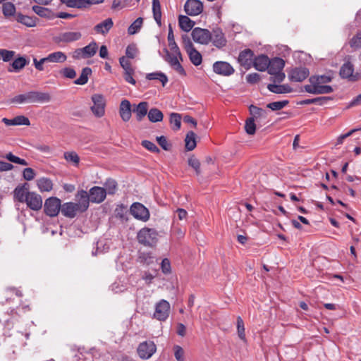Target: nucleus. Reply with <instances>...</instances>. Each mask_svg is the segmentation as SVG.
<instances>
[{"instance_id": "obj_39", "label": "nucleus", "mask_w": 361, "mask_h": 361, "mask_svg": "<svg viewBox=\"0 0 361 361\" xmlns=\"http://www.w3.org/2000/svg\"><path fill=\"white\" fill-rule=\"evenodd\" d=\"M249 111L250 114L252 115V117H254V120L259 118H265L267 116V112L266 110L257 107L253 104L249 106Z\"/></svg>"}, {"instance_id": "obj_48", "label": "nucleus", "mask_w": 361, "mask_h": 361, "mask_svg": "<svg viewBox=\"0 0 361 361\" xmlns=\"http://www.w3.org/2000/svg\"><path fill=\"white\" fill-rule=\"evenodd\" d=\"M63 157L67 161L73 163L75 166H78L80 157L75 152H66L64 153Z\"/></svg>"}, {"instance_id": "obj_59", "label": "nucleus", "mask_w": 361, "mask_h": 361, "mask_svg": "<svg viewBox=\"0 0 361 361\" xmlns=\"http://www.w3.org/2000/svg\"><path fill=\"white\" fill-rule=\"evenodd\" d=\"M138 53V49L135 44H129L126 49V58L134 59Z\"/></svg>"}, {"instance_id": "obj_27", "label": "nucleus", "mask_w": 361, "mask_h": 361, "mask_svg": "<svg viewBox=\"0 0 361 361\" xmlns=\"http://www.w3.org/2000/svg\"><path fill=\"white\" fill-rule=\"evenodd\" d=\"M147 110L148 103L147 102H141L133 109V112L135 114L137 120L141 121L147 114Z\"/></svg>"}, {"instance_id": "obj_47", "label": "nucleus", "mask_w": 361, "mask_h": 361, "mask_svg": "<svg viewBox=\"0 0 361 361\" xmlns=\"http://www.w3.org/2000/svg\"><path fill=\"white\" fill-rule=\"evenodd\" d=\"M2 11L4 15L8 18L10 16H13L16 13V7L14 4L11 2L4 3L2 6Z\"/></svg>"}, {"instance_id": "obj_64", "label": "nucleus", "mask_w": 361, "mask_h": 361, "mask_svg": "<svg viewBox=\"0 0 361 361\" xmlns=\"http://www.w3.org/2000/svg\"><path fill=\"white\" fill-rule=\"evenodd\" d=\"M119 63L121 66L124 70V72L134 71L130 62L125 56H122L119 59Z\"/></svg>"}, {"instance_id": "obj_10", "label": "nucleus", "mask_w": 361, "mask_h": 361, "mask_svg": "<svg viewBox=\"0 0 361 361\" xmlns=\"http://www.w3.org/2000/svg\"><path fill=\"white\" fill-rule=\"evenodd\" d=\"M310 75L309 69L300 66L292 68L288 74V79L291 82H302Z\"/></svg>"}, {"instance_id": "obj_55", "label": "nucleus", "mask_w": 361, "mask_h": 361, "mask_svg": "<svg viewBox=\"0 0 361 361\" xmlns=\"http://www.w3.org/2000/svg\"><path fill=\"white\" fill-rule=\"evenodd\" d=\"M143 20L142 18H137L128 27V32L130 35L135 34L141 27Z\"/></svg>"}, {"instance_id": "obj_52", "label": "nucleus", "mask_w": 361, "mask_h": 361, "mask_svg": "<svg viewBox=\"0 0 361 361\" xmlns=\"http://www.w3.org/2000/svg\"><path fill=\"white\" fill-rule=\"evenodd\" d=\"M289 103L288 100L277 101L269 103L267 107L272 111H279L284 108Z\"/></svg>"}, {"instance_id": "obj_49", "label": "nucleus", "mask_w": 361, "mask_h": 361, "mask_svg": "<svg viewBox=\"0 0 361 361\" xmlns=\"http://www.w3.org/2000/svg\"><path fill=\"white\" fill-rule=\"evenodd\" d=\"M170 123L173 125L172 128L174 130H178L180 128L181 126V116L178 113H171L170 115Z\"/></svg>"}, {"instance_id": "obj_56", "label": "nucleus", "mask_w": 361, "mask_h": 361, "mask_svg": "<svg viewBox=\"0 0 361 361\" xmlns=\"http://www.w3.org/2000/svg\"><path fill=\"white\" fill-rule=\"evenodd\" d=\"M192 39L195 42L203 44V29L200 27H195L192 30L191 33Z\"/></svg>"}, {"instance_id": "obj_17", "label": "nucleus", "mask_w": 361, "mask_h": 361, "mask_svg": "<svg viewBox=\"0 0 361 361\" xmlns=\"http://www.w3.org/2000/svg\"><path fill=\"white\" fill-rule=\"evenodd\" d=\"M90 195V202L99 204L102 202L106 197V191L103 187L94 186L89 191Z\"/></svg>"}, {"instance_id": "obj_6", "label": "nucleus", "mask_w": 361, "mask_h": 361, "mask_svg": "<svg viewBox=\"0 0 361 361\" xmlns=\"http://www.w3.org/2000/svg\"><path fill=\"white\" fill-rule=\"evenodd\" d=\"M157 347L153 341H144L137 347V351L140 357L142 360H148L156 352Z\"/></svg>"}, {"instance_id": "obj_25", "label": "nucleus", "mask_w": 361, "mask_h": 361, "mask_svg": "<svg viewBox=\"0 0 361 361\" xmlns=\"http://www.w3.org/2000/svg\"><path fill=\"white\" fill-rule=\"evenodd\" d=\"M27 186V183L23 185H18L13 191L14 197L20 202L24 203L25 201V199L27 198V195L30 192Z\"/></svg>"}, {"instance_id": "obj_1", "label": "nucleus", "mask_w": 361, "mask_h": 361, "mask_svg": "<svg viewBox=\"0 0 361 361\" xmlns=\"http://www.w3.org/2000/svg\"><path fill=\"white\" fill-rule=\"evenodd\" d=\"M51 97L48 92L39 91H30L25 94H18L13 97L11 103L24 104V103H47L49 102Z\"/></svg>"}, {"instance_id": "obj_45", "label": "nucleus", "mask_w": 361, "mask_h": 361, "mask_svg": "<svg viewBox=\"0 0 361 361\" xmlns=\"http://www.w3.org/2000/svg\"><path fill=\"white\" fill-rule=\"evenodd\" d=\"M146 78L147 80H159L162 83V85L164 87L168 82L167 76L161 72H155V73H148L146 75Z\"/></svg>"}, {"instance_id": "obj_20", "label": "nucleus", "mask_w": 361, "mask_h": 361, "mask_svg": "<svg viewBox=\"0 0 361 361\" xmlns=\"http://www.w3.org/2000/svg\"><path fill=\"white\" fill-rule=\"evenodd\" d=\"M76 198L78 201L76 204L80 209V212H85L88 209L90 202V193L84 190H80L76 194Z\"/></svg>"}, {"instance_id": "obj_37", "label": "nucleus", "mask_w": 361, "mask_h": 361, "mask_svg": "<svg viewBox=\"0 0 361 361\" xmlns=\"http://www.w3.org/2000/svg\"><path fill=\"white\" fill-rule=\"evenodd\" d=\"M152 12L156 23L160 27L161 25V11L159 0L152 1Z\"/></svg>"}, {"instance_id": "obj_60", "label": "nucleus", "mask_w": 361, "mask_h": 361, "mask_svg": "<svg viewBox=\"0 0 361 361\" xmlns=\"http://www.w3.org/2000/svg\"><path fill=\"white\" fill-rule=\"evenodd\" d=\"M157 142L159 146L166 151H169L171 149V144L169 143L166 137L164 135L157 137Z\"/></svg>"}, {"instance_id": "obj_24", "label": "nucleus", "mask_w": 361, "mask_h": 361, "mask_svg": "<svg viewBox=\"0 0 361 361\" xmlns=\"http://www.w3.org/2000/svg\"><path fill=\"white\" fill-rule=\"evenodd\" d=\"M285 66L283 59L279 57H275L270 60V63L267 69L269 73H276L277 72L282 71Z\"/></svg>"}, {"instance_id": "obj_18", "label": "nucleus", "mask_w": 361, "mask_h": 361, "mask_svg": "<svg viewBox=\"0 0 361 361\" xmlns=\"http://www.w3.org/2000/svg\"><path fill=\"white\" fill-rule=\"evenodd\" d=\"M253 51L250 49H246L240 52L238 61L242 66L248 69L253 63Z\"/></svg>"}, {"instance_id": "obj_31", "label": "nucleus", "mask_w": 361, "mask_h": 361, "mask_svg": "<svg viewBox=\"0 0 361 361\" xmlns=\"http://www.w3.org/2000/svg\"><path fill=\"white\" fill-rule=\"evenodd\" d=\"M208 171L209 174H216L219 171V164L216 159L208 157L204 160V171Z\"/></svg>"}, {"instance_id": "obj_9", "label": "nucleus", "mask_w": 361, "mask_h": 361, "mask_svg": "<svg viewBox=\"0 0 361 361\" xmlns=\"http://www.w3.org/2000/svg\"><path fill=\"white\" fill-rule=\"evenodd\" d=\"M170 304L165 300H160L155 306L154 318L159 321H165L169 316Z\"/></svg>"}, {"instance_id": "obj_8", "label": "nucleus", "mask_w": 361, "mask_h": 361, "mask_svg": "<svg viewBox=\"0 0 361 361\" xmlns=\"http://www.w3.org/2000/svg\"><path fill=\"white\" fill-rule=\"evenodd\" d=\"M354 70V65L348 61L341 66L339 75L343 79H347L352 82L357 81L360 79V75L358 73L355 74Z\"/></svg>"}, {"instance_id": "obj_23", "label": "nucleus", "mask_w": 361, "mask_h": 361, "mask_svg": "<svg viewBox=\"0 0 361 361\" xmlns=\"http://www.w3.org/2000/svg\"><path fill=\"white\" fill-rule=\"evenodd\" d=\"M131 104L127 99H124L121 102L119 113L122 120L127 122L131 117Z\"/></svg>"}, {"instance_id": "obj_33", "label": "nucleus", "mask_w": 361, "mask_h": 361, "mask_svg": "<svg viewBox=\"0 0 361 361\" xmlns=\"http://www.w3.org/2000/svg\"><path fill=\"white\" fill-rule=\"evenodd\" d=\"M46 59L47 62L63 63L66 61L67 56L63 52L59 51L48 54Z\"/></svg>"}, {"instance_id": "obj_13", "label": "nucleus", "mask_w": 361, "mask_h": 361, "mask_svg": "<svg viewBox=\"0 0 361 361\" xmlns=\"http://www.w3.org/2000/svg\"><path fill=\"white\" fill-rule=\"evenodd\" d=\"M164 51L166 53V56H164L165 61H167L170 66L178 73L180 75H185V71L179 62L178 55L169 52L166 48L164 49Z\"/></svg>"}, {"instance_id": "obj_3", "label": "nucleus", "mask_w": 361, "mask_h": 361, "mask_svg": "<svg viewBox=\"0 0 361 361\" xmlns=\"http://www.w3.org/2000/svg\"><path fill=\"white\" fill-rule=\"evenodd\" d=\"M212 42L213 44L218 47L221 48L226 45V40L221 30L216 29L211 32L207 29H204V44Z\"/></svg>"}, {"instance_id": "obj_46", "label": "nucleus", "mask_w": 361, "mask_h": 361, "mask_svg": "<svg viewBox=\"0 0 361 361\" xmlns=\"http://www.w3.org/2000/svg\"><path fill=\"white\" fill-rule=\"evenodd\" d=\"M332 80V77L326 75H313L309 79L311 84H324L330 82Z\"/></svg>"}, {"instance_id": "obj_57", "label": "nucleus", "mask_w": 361, "mask_h": 361, "mask_svg": "<svg viewBox=\"0 0 361 361\" xmlns=\"http://www.w3.org/2000/svg\"><path fill=\"white\" fill-rule=\"evenodd\" d=\"M59 73L65 78L73 79L76 76L75 71L71 67H65L60 70Z\"/></svg>"}, {"instance_id": "obj_41", "label": "nucleus", "mask_w": 361, "mask_h": 361, "mask_svg": "<svg viewBox=\"0 0 361 361\" xmlns=\"http://www.w3.org/2000/svg\"><path fill=\"white\" fill-rule=\"evenodd\" d=\"M90 4H94L90 0H69L66 6L70 8H83Z\"/></svg>"}, {"instance_id": "obj_14", "label": "nucleus", "mask_w": 361, "mask_h": 361, "mask_svg": "<svg viewBox=\"0 0 361 361\" xmlns=\"http://www.w3.org/2000/svg\"><path fill=\"white\" fill-rule=\"evenodd\" d=\"M213 71L215 73L224 76H230L235 71L229 63L221 61H216L213 64Z\"/></svg>"}, {"instance_id": "obj_53", "label": "nucleus", "mask_w": 361, "mask_h": 361, "mask_svg": "<svg viewBox=\"0 0 361 361\" xmlns=\"http://www.w3.org/2000/svg\"><path fill=\"white\" fill-rule=\"evenodd\" d=\"M245 129L248 135H254L256 132V125L254 117L247 118L245 121Z\"/></svg>"}, {"instance_id": "obj_40", "label": "nucleus", "mask_w": 361, "mask_h": 361, "mask_svg": "<svg viewBox=\"0 0 361 361\" xmlns=\"http://www.w3.org/2000/svg\"><path fill=\"white\" fill-rule=\"evenodd\" d=\"M147 116L152 123L161 121L164 118L163 113L157 108H152L147 113Z\"/></svg>"}, {"instance_id": "obj_38", "label": "nucleus", "mask_w": 361, "mask_h": 361, "mask_svg": "<svg viewBox=\"0 0 361 361\" xmlns=\"http://www.w3.org/2000/svg\"><path fill=\"white\" fill-rule=\"evenodd\" d=\"M329 97H319L313 99H306L300 101L298 104L300 105H308V104H317L319 106L324 105L327 101L330 100Z\"/></svg>"}, {"instance_id": "obj_34", "label": "nucleus", "mask_w": 361, "mask_h": 361, "mask_svg": "<svg viewBox=\"0 0 361 361\" xmlns=\"http://www.w3.org/2000/svg\"><path fill=\"white\" fill-rule=\"evenodd\" d=\"M37 185L41 192H49L53 188V183L48 178H41L37 180Z\"/></svg>"}, {"instance_id": "obj_16", "label": "nucleus", "mask_w": 361, "mask_h": 361, "mask_svg": "<svg viewBox=\"0 0 361 361\" xmlns=\"http://www.w3.org/2000/svg\"><path fill=\"white\" fill-rule=\"evenodd\" d=\"M202 9L203 4L200 0H188L184 6V10L189 16H197Z\"/></svg>"}, {"instance_id": "obj_54", "label": "nucleus", "mask_w": 361, "mask_h": 361, "mask_svg": "<svg viewBox=\"0 0 361 361\" xmlns=\"http://www.w3.org/2000/svg\"><path fill=\"white\" fill-rule=\"evenodd\" d=\"M237 331L239 338L242 341H246L244 322L240 317H237Z\"/></svg>"}, {"instance_id": "obj_51", "label": "nucleus", "mask_w": 361, "mask_h": 361, "mask_svg": "<svg viewBox=\"0 0 361 361\" xmlns=\"http://www.w3.org/2000/svg\"><path fill=\"white\" fill-rule=\"evenodd\" d=\"M27 63L28 62L25 57L20 56L13 61L11 66L16 71H18L23 68L27 64Z\"/></svg>"}, {"instance_id": "obj_32", "label": "nucleus", "mask_w": 361, "mask_h": 361, "mask_svg": "<svg viewBox=\"0 0 361 361\" xmlns=\"http://www.w3.org/2000/svg\"><path fill=\"white\" fill-rule=\"evenodd\" d=\"M179 26L185 32H189L195 25V22L186 16L180 15L178 18Z\"/></svg>"}, {"instance_id": "obj_12", "label": "nucleus", "mask_w": 361, "mask_h": 361, "mask_svg": "<svg viewBox=\"0 0 361 361\" xmlns=\"http://www.w3.org/2000/svg\"><path fill=\"white\" fill-rule=\"evenodd\" d=\"M94 105L91 107L92 111L97 117H102L104 114L105 99L102 94H94L92 97Z\"/></svg>"}, {"instance_id": "obj_63", "label": "nucleus", "mask_w": 361, "mask_h": 361, "mask_svg": "<svg viewBox=\"0 0 361 361\" xmlns=\"http://www.w3.org/2000/svg\"><path fill=\"white\" fill-rule=\"evenodd\" d=\"M142 145L152 152L159 153L160 152V149L157 147V145L151 141L143 140L142 142Z\"/></svg>"}, {"instance_id": "obj_4", "label": "nucleus", "mask_w": 361, "mask_h": 361, "mask_svg": "<svg viewBox=\"0 0 361 361\" xmlns=\"http://www.w3.org/2000/svg\"><path fill=\"white\" fill-rule=\"evenodd\" d=\"M61 201L56 197L47 198L44 204V212L46 215L50 217L56 216L61 211Z\"/></svg>"}, {"instance_id": "obj_29", "label": "nucleus", "mask_w": 361, "mask_h": 361, "mask_svg": "<svg viewBox=\"0 0 361 361\" xmlns=\"http://www.w3.org/2000/svg\"><path fill=\"white\" fill-rule=\"evenodd\" d=\"M14 16L17 22L22 23L27 27H32L36 25V20H37L36 17H30L20 13H17Z\"/></svg>"}, {"instance_id": "obj_15", "label": "nucleus", "mask_w": 361, "mask_h": 361, "mask_svg": "<svg viewBox=\"0 0 361 361\" xmlns=\"http://www.w3.org/2000/svg\"><path fill=\"white\" fill-rule=\"evenodd\" d=\"M303 88L306 92L313 94H329L334 91L331 86L321 84L305 85Z\"/></svg>"}, {"instance_id": "obj_61", "label": "nucleus", "mask_w": 361, "mask_h": 361, "mask_svg": "<svg viewBox=\"0 0 361 361\" xmlns=\"http://www.w3.org/2000/svg\"><path fill=\"white\" fill-rule=\"evenodd\" d=\"M15 54L13 51H8L6 49H0V59H2L4 61H9L12 59Z\"/></svg>"}, {"instance_id": "obj_26", "label": "nucleus", "mask_w": 361, "mask_h": 361, "mask_svg": "<svg viewBox=\"0 0 361 361\" xmlns=\"http://www.w3.org/2000/svg\"><path fill=\"white\" fill-rule=\"evenodd\" d=\"M267 89L275 94H284V93H290L293 92V88L288 84L283 85H276V84H269L267 85Z\"/></svg>"}, {"instance_id": "obj_22", "label": "nucleus", "mask_w": 361, "mask_h": 361, "mask_svg": "<svg viewBox=\"0 0 361 361\" xmlns=\"http://www.w3.org/2000/svg\"><path fill=\"white\" fill-rule=\"evenodd\" d=\"M269 63L270 59L267 56L264 54L255 57L253 60L254 67L259 71H264L267 70Z\"/></svg>"}, {"instance_id": "obj_21", "label": "nucleus", "mask_w": 361, "mask_h": 361, "mask_svg": "<svg viewBox=\"0 0 361 361\" xmlns=\"http://www.w3.org/2000/svg\"><path fill=\"white\" fill-rule=\"evenodd\" d=\"M4 303L2 302L0 306V323L6 324L14 315L17 314L15 307H4Z\"/></svg>"}, {"instance_id": "obj_36", "label": "nucleus", "mask_w": 361, "mask_h": 361, "mask_svg": "<svg viewBox=\"0 0 361 361\" xmlns=\"http://www.w3.org/2000/svg\"><path fill=\"white\" fill-rule=\"evenodd\" d=\"M92 73L91 68H83L80 77L74 81V83L80 85H85L88 82L89 77L92 75Z\"/></svg>"}, {"instance_id": "obj_44", "label": "nucleus", "mask_w": 361, "mask_h": 361, "mask_svg": "<svg viewBox=\"0 0 361 361\" xmlns=\"http://www.w3.org/2000/svg\"><path fill=\"white\" fill-rule=\"evenodd\" d=\"M195 133L192 131H190L187 133L185 142V148L188 151L194 149L196 147Z\"/></svg>"}, {"instance_id": "obj_42", "label": "nucleus", "mask_w": 361, "mask_h": 361, "mask_svg": "<svg viewBox=\"0 0 361 361\" xmlns=\"http://www.w3.org/2000/svg\"><path fill=\"white\" fill-rule=\"evenodd\" d=\"M82 49L84 53V59L90 58L96 54L98 46L97 44L93 41Z\"/></svg>"}, {"instance_id": "obj_11", "label": "nucleus", "mask_w": 361, "mask_h": 361, "mask_svg": "<svg viewBox=\"0 0 361 361\" xmlns=\"http://www.w3.org/2000/svg\"><path fill=\"white\" fill-rule=\"evenodd\" d=\"M25 200L27 207L33 211H39L42 207V198L40 195L35 192L28 193Z\"/></svg>"}, {"instance_id": "obj_28", "label": "nucleus", "mask_w": 361, "mask_h": 361, "mask_svg": "<svg viewBox=\"0 0 361 361\" xmlns=\"http://www.w3.org/2000/svg\"><path fill=\"white\" fill-rule=\"evenodd\" d=\"M114 25L111 18H109L94 26V29L97 33L105 35L109 32Z\"/></svg>"}, {"instance_id": "obj_2", "label": "nucleus", "mask_w": 361, "mask_h": 361, "mask_svg": "<svg viewBox=\"0 0 361 361\" xmlns=\"http://www.w3.org/2000/svg\"><path fill=\"white\" fill-rule=\"evenodd\" d=\"M137 240L145 247H153L158 242V233L154 228L145 227L138 231Z\"/></svg>"}, {"instance_id": "obj_5", "label": "nucleus", "mask_w": 361, "mask_h": 361, "mask_svg": "<svg viewBox=\"0 0 361 361\" xmlns=\"http://www.w3.org/2000/svg\"><path fill=\"white\" fill-rule=\"evenodd\" d=\"M182 38L185 49L189 55L190 60L195 66L200 65L202 60L201 54L195 49L190 38L187 35L183 36Z\"/></svg>"}, {"instance_id": "obj_35", "label": "nucleus", "mask_w": 361, "mask_h": 361, "mask_svg": "<svg viewBox=\"0 0 361 361\" xmlns=\"http://www.w3.org/2000/svg\"><path fill=\"white\" fill-rule=\"evenodd\" d=\"M32 11L40 17L51 19L54 18V13L49 8L40 6H33Z\"/></svg>"}, {"instance_id": "obj_50", "label": "nucleus", "mask_w": 361, "mask_h": 361, "mask_svg": "<svg viewBox=\"0 0 361 361\" xmlns=\"http://www.w3.org/2000/svg\"><path fill=\"white\" fill-rule=\"evenodd\" d=\"M4 158L8 159L9 161L15 164H18L22 166H27L28 163L24 159H21L16 155L13 154L11 152L7 153Z\"/></svg>"}, {"instance_id": "obj_58", "label": "nucleus", "mask_w": 361, "mask_h": 361, "mask_svg": "<svg viewBox=\"0 0 361 361\" xmlns=\"http://www.w3.org/2000/svg\"><path fill=\"white\" fill-rule=\"evenodd\" d=\"M350 46L354 49H358L361 48V31L357 32L350 39Z\"/></svg>"}, {"instance_id": "obj_19", "label": "nucleus", "mask_w": 361, "mask_h": 361, "mask_svg": "<svg viewBox=\"0 0 361 361\" xmlns=\"http://www.w3.org/2000/svg\"><path fill=\"white\" fill-rule=\"evenodd\" d=\"M61 214L68 218H74L78 212H80V209L75 202H68L63 203L61 206Z\"/></svg>"}, {"instance_id": "obj_7", "label": "nucleus", "mask_w": 361, "mask_h": 361, "mask_svg": "<svg viewBox=\"0 0 361 361\" xmlns=\"http://www.w3.org/2000/svg\"><path fill=\"white\" fill-rule=\"evenodd\" d=\"M130 212L135 219L145 222L149 220L150 216L148 209L140 202H134Z\"/></svg>"}, {"instance_id": "obj_30", "label": "nucleus", "mask_w": 361, "mask_h": 361, "mask_svg": "<svg viewBox=\"0 0 361 361\" xmlns=\"http://www.w3.org/2000/svg\"><path fill=\"white\" fill-rule=\"evenodd\" d=\"M81 36L82 35L80 32H66L60 35L59 41L70 43L79 40Z\"/></svg>"}, {"instance_id": "obj_62", "label": "nucleus", "mask_w": 361, "mask_h": 361, "mask_svg": "<svg viewBox=\"0 0 361 361\" xmlns=\"http://www.w3.org/2000/svg\"><path fill=\"white\" fill-rule=\"evenodd\" d=\"M188 164L190 166L195 169L197 174L200 173V162L197 158H195L194 156L190 157L188 159Z\"/></svg>"}, {"instance_id": "obj_43", "label": "nucleus", "mask_w": 361, "mask_h": 361, "mask_svg": "<svg viewBox=\"0 0 361 361\" xmlns=\"http://www.w3.org/2000/svg\"><path fill=\"white\" fill-rule=\"evenodd\" d=\"M104 188L106 191V195H114L118 188L117 182L112 178H108L104 183Z\"/></svg>"}]
</instances>
